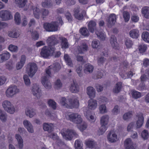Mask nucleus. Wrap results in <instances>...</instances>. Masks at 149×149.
<instances>
[{"label": "nucleus", "instance_id": "1", "mask_svg": "<svg viewBox=\"0 0 149 149\" xmlns=\"http://www.w3.org/2000/svg\"><path fill=\"white\" fill-rule=\"evenodd\" d=\"M56 36H52L49 37L47 40V46L43 47L41 49V56L44 58H47L52 56L55 50L54 45L58 43Z\"/></svg>", "mask_w": 149, "mask_h": 149}, {"label": "nucleus", "instance_id": "2", "mask_svg": "<svg viewBox=\"0 0 149 149\" xmlns=\"http://www.w3.org/2000/svg\"><path fill=\"white\" fill-rule=\"evenodd\" d=\"M51 66H49L45 70L46 75L42 76L41 79V82L45 87L47 89H49L51 87V84L49 80V77L53 76V69Z\"/></svg>", "mask_w": 149, "mask_h": 149}, {"label": "nucleus", "instance_id": "3", "mask_svg": "<svg viewBox=\"0 0 149 149\" xmlns=\"http://www.w3.org/2000/svg\"><path fill=\"white\" fill-rule=\"evenodd\" d=\"M68 102L65 97H62L60 101V104L65 107L70 109L73 108H77L79 107V102L77 97L70 98Z\"/></svg>", "mask_w": 149, "mask_h": 149}, {"label": "nucleus", "instance_id": "4", "mask_svg": "<svg viewBox=\"0 0 149 149\" xmlns=\"http://www.w3.org/2000/svg\"><path fill=\"white\" fill-rule=\"evenodd\" d=\"M56 22H52L50 23H46L44 24V28L47 31L49 32L56 31L58 30V26L63 24L61 18L58 17L57 19Z\"/></svg>", "mask_w": 149, "mask_h": 149}, {"label": "nucleus", "instance_id": "5", "mask_svg": "<svg viewBox=\"0 0 149 149\" xmlns=\"http://www.w3.org/2000/svg\"><path fill=\"white\" fill-rule=\"evenodd\" d=\"M66 118L77 124H81L83 121L81 116L78 113L67 112L64 114Z\"/></svg>", "mask_w": 149, "mask_h": 149}, {"label": "nucleus", "instance_id": "6", "mask_svg": "<svg viewBox=\"0 0 149 149\" xmlns=\"http://www.w3.org/2000/svg\"><path fill=\"white\" fill-rule=\"evenodd\" d=\"M29 7L32 9L34 17L37 19L41 17L44 18L46 17L49 14V11L47 10L42 9L41 12L40 9L37 7L33 6H30Z\"/></svg>", "mask_w": 149, "mask_h": 149}, {"label": "nucleus", "instance_id": "7", "mask_svg": "<svg viewBox=\"0 0 149 149\" xmlns=\"http://www.w3.org/2000/svg\"><path fill=\"white\" fill-rule=\"evenodd\" d=\"M109 118L107 115L103 116L100 119L101 126L98 130L99 135L103 134L107 130L108 127V124Z\"/></svg>", "mask_w": 149, "mask_h": 149}, {"label": "nucleus", "instance_id": "8", "mask_svg": "<svg viewBox=\"0 0 149 149\" xmlns=\"http://www.w3.org/2000/svg\"><path fill=\"white\" fill-rule=\"evenodd\" d=\"M2 106L3 109L8 113L13 114L15 111V108L13 105L8 100H5L3 101Z\"/></svg>", "mask_w": 149, "mask_h": 149}, {"label": "nucleus", "instance_id": "9", "mask_svg": "<svg viewBox=\"0 0 149 149\" xmlns=\"http://www.w3.org/2000/svg\"><path fill=\"white\" fill-rule=\"evenodd\" d=\"M61 133L63 138L65 139L70 140L73 137H77V134L73 130L63 129L61 131Z\"/></svg>", "mask_w": 149, "mask_h": 149}, {"label": "nucleus", "instance_id": "10", "mask_svg": "<svg viewBox=\"0 0 149 149\" xmlns=\"http://www.w3.org/2000/svg\"><path fill=\"white\" fill-rule=\"evenodd\" d=\"M19 89L15 85H10L5 91L6 96L8 98L13 97L15 95L19 93Z\"/></svg>", "mask_w": 149, "mask_h": 149}, {"label": "nucleus", "instance_id": "11", "mask_svg": "<svg viewBox=\"0 0 149 149\" xmlns=\"http://www.w3.org/2000/svg\"><path fill=\"white\" fill-rule=\"evenodd\" d=\"M12 13L7 10H2L0 11V19L2 21H7L13 18Z\"/></svg>", "mask_w": 149, "mask_h": 149}, {"label": "nucleus", "instance_id": "12", "mask_svg": "<svg viewBox=\"0 0 149 149\" xmlns=\"http://www.w3.org/2000/svg\"><path fill=\"white\" fill-rule=\"evenodd\" d=\"M31 90L33 95L38 98H39L42 95V91L38 84H33L31 88Z\"/></svg>", "mask_w": 149, "mask_h": 149}, {"label": "nucleus", "instance_id": "13", "mask_svg": "<svg viewBox=\"0 0 149 149\" xmlns=\"http://www.w3.org/2000/svg\"><path fill=\"white\" fill-rule=\"evenodd\" d=\"M74 11V17L78 20L82 19L86 14L85 11L81 10L79 7L75 8Z\"/></svg>", "mask_w": 149, "mask_h": 149}, {"label": "nucleus", "instance_id": "14", "mask_svg": "<svg viewBox=\"0 0 149 149\" xmlns=\"http://www.w3.org/2000/svg\"><path fill=\"white\" fill-rule=\"evenodd\" d=\"M84 114L86 119L91 123H94L96 121V116L94 113L89 111H84Z\"/></svg>", "mask_w": 149, "mask_h": 149}, {"label": "nucleus", "instance_id": "15", "mask_svg": "<svg viewBox=\"0 0 149 149\" xmlns=\"http://www.w3.org/2000/svg\"><path fill=\"white\" fill-rule=\"evenodd\" d=\"M38 69L37 66H28L26 71L29 76L32 77L34 75Z\"/></svg>", "mask_w": 149, "mask_h": 149}, {"label": "nucleus", "instance_id": "16", "mask_svg": "<svg viewBox=\"0 0 149 149\" xmlns=\"http://www.w3.org/2000/svg\"><path fill=\"white\" fill-rule=\"evenodd\" d=\"M137 120L136 124H135V127L136 128H140L143 125L144 123V117L143 114L140 113L137 115Z\"/></svg>", "mask_w": 149, "mask_h": 149}, {"label": "nucleus", "instance_id": "17", "mask_svg": "<svg viewBox=\"0 0 149 149\" xmlns=\"http://www.w3.org/2000/svg\"><path fill=\"white\" fill-rule=\"evenodd\" d=\"M23 124L24 127L29 132L32 133L34 132L33 126L29 120H24Z\"/></svg>", "mask_w": 149, "mask_h": 149}, {"label": "nucleus", "instance_id": "18", "mask_svg": "<svg viewBox=\"0 0 149 149\" xmlns=\"http://www.w3.org/2000/svg\"><path fill=\"white\" fill-rule=\"evenodd\" d=\"M108 140L111 142H115L118 140L117 135L115 132L111 131L107 136Z\"/></svg>", "mask_w": 149, "mask_h": 149}, {"label": "nucleus", "instance_id": "19", "mask_svg": "<svg viewBox=\"0 0 149 149\" xmlns=\"http://www.w3.org/2000/svg\"><path fill=\"white\" fill-rule=\"evenodd\" d=\"M88 107L90 109L93 110L95 109L97 106V101L95 100L91 99L88 102Z\"/></svg>", "mask_w": 149, "mask_h": 149}, {"label": "nucleus", "instance_id": "20", "mask_svg": "<svg viewBox=\"0 0 149 149\" xmlns=\"http://www.w3.org/2000/svg\"><path fill=\"white\" fill-rule=\"evenodd\" d=\"M25 114L27 116L30 118H32L36 115V113L34 109L29 107L26 108Z\"/></svg>", "mask_w": 149, "mask_h": 149}, {"label": "nucleus", "instance_id": "21", "mask_svg": "<svg viewBox=\"0 0 149 149\" xmlns=\"http://www.w3.org/2000/svg\"><path fill=\"white\" fill-rule=\"evenodd\" d=\"M88 49V46L86 43H82L80 46H78L77 47L76 52L77 53L82 54L86 51Z\"/></svg>", "mask_w": 149, "mask_h": 149}, {"label": "nucleus", "instance_id": "22", "mask_svg": "<svg viewBox=\"0 0 149 149\" xmlns=\"http://www.w3.org/2000/svg\"><path fill=\"white\" fill-rule=\"evenodd\" d=\"M10 53L7 52H5L0 54V63H3L8 60L10 57Z\"/></svg>", "mask_w": 149, "mask_h": 149}, {"label": "nucleus", "instance_id": "23", "mask_svg": "<svg viewBox=\"0 0 149 149\" xmlns=\"http://www.w3.org/2000/svg\"><path fill=\"white\" fill-rule=\"evenodd\" d=\"M59 39L61 41V45L62 49H65L69 47V44L66 38L63 37H60Z\"/></svg>", "mask_w": 149, "mask_h": 149}, {"label": "nucleus", "instance_id": "24", "mask_svg": "<svg viewBox=\"0 0 149 149\" xmlns=\"http://www.w3.org/2000/svg\"><path fill=\"white\" fill-rule=\"evenodd\" d=\"M133 145V143L130 138H127L125 140L124 146L125 149H135Z\"/></svg>", "mask_w": 149, "mask_h": 149}, {"label": "nucleus", "instance_id": "25", "mask_svg": "<svg viewBox=\"0 0 149 149\" xmlns=\"http://www.w3.org/2000/svg\"><path fill=\"white\" fill-rule=\"evenodd\" d=\"M87 93L90 98H94L95 96V91L91 86H89L87 88Z\"/></svg>", "mask_w": 149, "mask_h": 149}, {"label": "nucleus", "instance_id": "26", "mask_svg": "<svg viewBox=\"0 0 149 149\" xmlns=\"http://www.w3.org/2000/svg\"><path fill=\"white\" fill-rule=\"evenodd\" d=\"M70 89V91L73 93H76L79 91V86L77 82L74 81H73L71 84Z\"/></svg>", "mask_w": 149, "mask_h": 149}, {"label": "nucleus", "instance_id": "27", "mask_svg": "<svg viewBox=\"0 0 149 149\" xmlns=\"http://www.w3.org/2000/svg\"><path fill=\"white\" fill-rule=\"evenodd\" d=\"M96 22L94 21L91 20L88 23V29L89 31L93 33L95 29Z\"/></svg>", "mask_w": 149, "mask_h": 149}, {"label": "nucleus", "instance_id": "28", "mask_svg": "<svg viewBox=\"0 0 149 149\" xmlns=\"http://www.w3.org/2000/svg\"><path fill=\"white\" fill-rule=\"evenodd\" d=\"M54 127L53 125L51 123H45L43 124V128L45 131H47L48 132H51L53 130Z\"/></svg>", "mask_w": 149, "mask_h": 149}, {"label": "nucleus", "instance_id": "29", "mask_svg": "<svg viewBox=\"0 0 149 149\" xmlns=\"http://www.w3.org/2000/svg\"><path fill=\"white\" fill-rule=\"evenodd\" d=\"M7 34L8 36L9 37L15 38H18L19 35V33L14 30L9 31Z\"/></svg>", "mask_w": 149, "mask_h": 149}, {"label": "nucleus", "instance_id": "30", "mask_svg": "<svg viewBox=\"0 0 149 149\" xmlns=\"http://www.w3.org/2000/svg\"><path fill=\"white\" fill-rule=\"evenodd\" d=\"M15 138L18 142V148L22 149L23 147V141L21 136L18 134H16Z\"/></svg>", "mask_w": 149, "mask_h": 149}, {"label": "nucleus", "instance_id": "31", "mask_svg": "<svg viewBox=\"0 0 149 149\" xmlns=\"http://www.w3.org/2000/svg\"><path fill=\"white\" fill-rule=\"evenodd\" d=\"M116 15L114 14H111L108 20V26H109L110 25H113L116 22Z\"/></svg>", "mask_w": 149, "mask_h": 149}, {"label": "nucleus", "instance_id": "32", "mask_svg": "<svg viewBox=\"0 0 149 149\" xmlns=\"http://www.w3.org/2000/svg\"><path fill=\"white\" fill-rule=\"evenodd\" d=\"M110 43L112 46L116 49H118V44L117 42L116 38L114 36H112L110 40Z\"/></svg>", "mask_w": 149, "mask_h": 149}, {"label": "nucleus", "instance_id": "33", "mask_svg": "<svg viewBox=\"0 0 149 149\" xmlns=\"http://www.w3.org/2000/svg\"><path fill=\"white\" fill-rule=\"evenodd\" d=\"M85 144L87 147L90 148H93L96 145L95 143L91 139H88L86 140Z\"/></svg>", "mask_w": 149, "mask_h": 149}, {"label": "nucleus", "instance_id": "34", "mask_svg": "<svg viewBox=\"0 0 149 149\" xmlns=\"http://www.w3.org/2000/svg\"><path fill=\"white\" fill-rule=\"evenodd\" d=\"M130 35L132 38H137L139 36V32L138 30L133 29L130 31Z\"/></svg>", "mask_w": 149, "mask_h": 149}, {"label": "nucleus", "instance_id": "35", "mask_svg": "<svg viewBox=\"0 0 149 149\" xmlns=\"http://www.w3.org/2000/svg\"><path fill=\"white\" fill-rule=\"evenodd\" d=\"M0 120L3 122H5L7 120V114L1 109H0Z\"/></svg>", "mask_w": 149, "mask_h": 149}, {"label": "nucleus", "instance_id": "36", "mask_svg": "<svg viewBox=\"0 0 149 149\" xmlns=\"http://www.w3.org/2000/svg\"><path fill=\"white\" fill-rule=\"evenodd\" d=\"M49 136L50 138L54 139H57V142L59 146H61L64 144V143L60 139H58V137L57 136L56 134L54 133H52Z\"/></svg>", "mask_w": 149, "mask_h": 149}, {"label": "nucleus", "instance_id": "37", "mask_svg": "<svg viewBox=\"0 0 149 149\" xmlns=\"http://www.w3.org/2000/svg\"><path fill=\"white\" fill-rule=\"evenodd\" d=\"M122 87V83L120 82L117 83L113 89V92L116 93H118L120 91Z\"/></svg>", "mask_w": 149, "mask_h": 149}, {"label": "nucleus", "instance_id": "38", "mask_svg": "<svg viewBox=\"0 0 149 149\" xmlns=\"http://www.w3.org/2000/svg\"><path fill=\"white\" fill-rule=\"evenodd\" d=\"M15 2L20 7H24L27 2V0H15Z\"/></svg>", "mask_w": 149, "mask_h": 149}, {"label": "nucleus", "instance_id": "39", "mask_svg": "<svg viewBox=\"0 0 149 149\" xmlns=\"http://www.w3.org/2000/svg\"><path fill=\"white\" fill-rule=\"evenodd\" d=\"M142 12L145 18H149V7H145L143 8Z\"/></svg>", "mask_w": 149, "mask_h": 149}, {"label": "nucleus", "instance_id": "40", "mask_svg": "<svg viewBox=\"0 0 149 149\" xmlns=\"http://www.w3.org/2000/svg\"><path fill=\"white\" fill-rule=\"evenodd\" d=\"M95 33L97 36L101 40H105L106 36L104 32L101 31L100 32L98 31H95Z\"/></svg>", "mask_w": 149, "mask_h": 149}, {"label": "nucleus", "instance_id": "41", "mask_svg": "<svg viewBox=\"0 0 149 149\" xmlns=\"http://www.w3.org/2000/svg\"><path fill=\"white\" fill-rule=\"evenodd\" d=\"M131 93L132 97L135 99L140 98L141 96V95L140 92L135 90L131 91Z\"/></svg>", "mask_w": 149, "mask_h": 149}, {"label": "nucleus", "instance_id": "42", "mask_svg": "<svg viewBox=\"0 0 149 149\" xmlns=\"http://www.w3.org/2000/svg\"><path fill=\"white\" fill-rule=\"evenodd\" d=\"M48 104L49 106L54 109H55L56 108V103L53 100L49 99L48 101Z\"/></svg>", "mask_w": 149, "mask_h": 149}, {"label": "nucleus", "instance_id": "43", "mask_svg": "<svg viewBox=\"0 0 149 149\" xmlns=\"http://www.w3.org/2000/svg\"><path fill=\"white\" fill-rule=\"evenodd\" d=\"M142 38L145 41L149 42V33L147 32H143L142 35Z\"/></svg>", "mask_w": 149, "mask_h": 149}, {"label": "nucleus", "instance_id": "44", "mask_svg": "<svg viewBox=\"0 0 149 149\" xmlns=\"http://www.w3.org/2000/svg\"><path fill=\"white\" fill-rule=\"evenodd\" d=\"M100 112L101 114H104L107 111V107L105 104H102L99 107Z\"/></svg>", "mask_w": 149, "mask_h": 149}, {"label": "nucleus", "instance_id": "45", "mask_svg": "<svg viewBox=\"0 0 149 149\" xmlns=\"http://www.w3.org/2000/svg\"><path fill=\"white\" fill-rule=\"evenodd\" d=\"M147 47L146 45L143 44H141L139 46V52L141 53L144 52L147 49Z\"/></svg>", "mask_w": 149, "mask_h": 149}, {"label": "nucleus", "instance_id": "46", "mask_svg": "<svg viewBox=\"0 0 149 149\" xmlns=\"http://www.w3.org/2000/svg\"><path fill=\"white\" fill-rule=\"evenodd\" d=\"M80 32L82 35L85 36H88L89 35L88 31L86 28L81 29L80 30Z\"/></svg>", "mask_w": 149, "mask_h": 149}, {"label": "nucleus", "instance_id": "47", "mask_svg": "<svg viewBox=\"0 0 149 149\" xmlns=\"http://www.w3.org/2000/svg\"><path fill=\"white\" fill-rule=\"evenodd\" d=\"M15 21L17 24H19L21 23L20 16L18 13H16L15 15Z\"/></svg>", "mask_w": 149, "mask_h": 149}, {"label": "nucleus", "instance_id": "48", "mask_svg": "<svg viewBox=\"0 0 149 149\" xmlns=\"http://www.w3.org/2000/svg\"><path fill=\"white\" fill-rule=\"evenodd\" d=\"M23 79L25 85L27 86H29L31 84V81L28 76L24 75L23 76Z\"/></svg>", "mask_w": 149, "mask_h": 149}, {"label": "nucleus", "instance_id": "49", "mask_svg": "<svg viewBox=\"0 0 149 149\" xmlns=\"http://www.w3.org/2000/svg\"><path fill=\"white\" fill-rule=\"evenodd\" d=\"M141 135L142 137L144 139H147L149 137V133L148 131L145 130L141 132Z\"/></svg>", "mask_w": 149, "mask_h": 149}, {"label": "nucleus", "instance_id": "50", "mask_svg": "<svg viewBox=\"0 0 149 149\" xmlns=\"http://www.w3.org/2000/svg\"><path fill=\"white\" fill-rule=\"evenodd\" d=\"M8 49L11 52H16L18 51V47L16 46L11 44L9 46Z\"/></svg>", "mask_w": 149, "mask_h": 149}, {"label": "nucleus", "instance_id": "51", "mask_svg": "<svg viewBox=\"0 0 149 149\" xmlns=\"http://www.w3.org/2000/svg\"><path fill=\"white\" fill-rule=\"evenodd\" d=\"M93 66H85L84 71L86 73H90L93 71Z\"/></svg>", "mask_w": 149, "mask_h": 149}, {"label": "nucleus", "instance_id": "52", "mask_svg": "<svg viewBox=\"0 0 149 149\" xmlns=\"http://www.w3.org/2000/svg\"><path fill=\"white\" fill-rule=\"evenodd\" d=\"M62 83L59 79H57L54 84V86L55 88L57 89L61 88L62 87Z\"/></svg>", "mask_w": 149, "mask_h": 149}, {"label": "nucleus", "instance_id": "53", "mask_svg": "<svg viewBox=\"0 0 149 149\" xmlns=\"http://www.w3.org/2000/svg\"><path fill=\"white\" fill-rule=\"evenodd\" d=\"M132 116L131 112H129L125 113L123 116V118L125 120H126L130 119Z\"/></svg>", "mask_w": 149, "mask_h": 149}, {"label": "nucleus", "instance_id": "54", "mask_svg": "<svg viewBox=\"0 0 149 149\" xmlns=\"http://www.w3.org/2000/svg\"><path fill=\"white\" fill-rule=\"evenodd\" d=\"M75 149H82L81 142L78 140H76L75 143Z\"/></svg>", "mask_w": 149, "mask_h": 149}, {"label": "nucleus", "instance_id": "55", "mask_svg": "<svg viewBox=\"0 0 149 149\" xmlns=\"http://www.w3.org/2000/svg\"><path fill=\"white\" fill-rule=\"evenodd\" d=\"M49 0H46L42 3V6L43 7L49 8L51 6Z\"/></svg>", "mask_w": 149, "mask_h": 149}, {"label": "nucleus", "instance_id": "56", "mask_svg": "<svg viewBox=\"0 0 149 149\" xmlns=\"http://www.w3.org/2000/svg\"><path fill=\"white\" fill-rule=\"evenodd\" d=\"M123 16L124 20L125 22L129 21L130 19V15L129 13L126 11H124L123 13Z\"/></svg>", "mask_w": 149, "mask_h": 149}, {"label": "nucleus", "instance_id": "57", "mask_svg": "<svg viewBox=\"0 0 149 149\" xmlns=\"http://www.w3.org/2000/svg\"><path fill=\"white\" fill-rule=\"evenodd\" d=\"M99 45V42L97 40H93L92 43V46L93 48H98Z\"/></svg>", "mask_w": 149, "mask_h": 149}, {"label": "nucleus", "instance_id": "58", "mask_svg": "<svg viewBox=\"0 0 149 149\" xmlns=\"http://www.w3.org/2000/svg\"><path fill=\"white\" fill-rule=\"evenodd\" d=\"M26 60V58L25 56L24 55L22 56L18 65H23L25 63Z\"/></svg>", "mask_w": 149, "mask_h": 149}, {"label": "nucleus", "instance_id": "59", "mask_svg": "<svg viewBox=\"0 0 149 149\" xmlns=\"http://www.w3.org/2000/svg\"><path fill=\"white\" fill-rule=\"evenodd\" d=\"M64 58L66 62L68 63V65H70L72 64V61L70 58L68 54H65L64 56Z\"/></svg>", "mask_w": 149, "mask_h": 149}, {"label": "nucleus", "instance_id": "60", "mask_svg": "<svg viewBox=\"0 0 149 149\" xmlns=\"http://www.w3.org/2000/svg\"><path fill=\"white\" fill-rule=\"evenodd\" d=\"M134 127L136 128L135 124L133 122H132L128 125L127 127V130L128 132L131 131Z\"/></svg>", "mask_w": 149, "mask_h": 149}, {"label": "nucleus", "instance_id": "61", "mask_svg": "<svg viewBox=\"0 0 149 149\" xmlns=\"http://www.w3.org/2000/svg\"><path fill=\"white\" fill-rule=\"evenodd\" d=\"M6 80V77L4 76H0V86L3 84Z\"/></svg>", "mask_w": 149, "mask_h": 149}, {"label": "nucleus", "instance_id": "62", "mask_svg": "<svg viewBox=\"0 0 149 149\" xmlns=\"http://www.w3.org/2000/svg\"><path fill=\"white\" fill-rule=\"evenodd\" d=\"M113 113L115 115H117L119 112L118 107L117 106H115L113 109L112 111Z\"/></svg>", "mask_w": 149, "mask_h": 149}, {"label": "nucleus", "instance_id": "63", "mask_svg": "<svg viewBox=\"0 0 149 149\" xmlns=\"http://www.w3.org/2000/svg\"><path fill=\"white\" fill-rule=\"evenodd\" d=\"M125 45L127 48L131 47L132 44V42L129 39H127L125 42Z\"/></svg>", "mask_w": 149, "mask_h": 149}, {"label": "nucleus", "instance_id": "64", "mask_svg": "<svg viewBox=\"0 0 149 149\" xmlns=\"http://www.w3.org/2000/svg\"><path fill=\"white\" fill-rule=\"evenodd\" d=\"M87 127V125L86 123H84L81 125L80 126H78L79 129L81 131H83L85 130Z\"/></svg>", "mask_w": 149, "mask_h": 149}]
</instances>
